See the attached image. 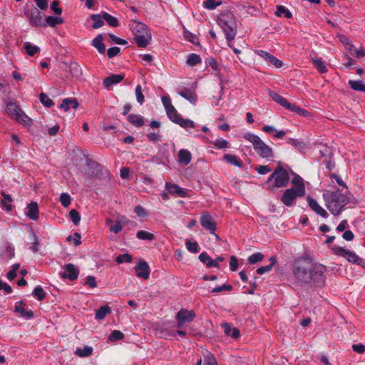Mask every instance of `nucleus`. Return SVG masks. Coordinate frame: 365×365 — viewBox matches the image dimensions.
Masks as SVG:
<instances>
[{
    "mask_svg": "<svg viewBox=\"0 0 365 365\" xmlns=\"http://www.w3.org/2000/svg\"><path fill=\"white\" fill-rule=\"evenodd\" d=\"M51 9L58 15H61L62 13V9L59 7V1L57 0L53 1L51 5Z\"/></svg>",
    "mask_w": 365,
    "mask_h": 365,
    "instance_id": "nucleus-63",
    "label": "nucleus"
},
{
    "mask_svg": "<svg viewBox=\"0 0 365 365\" xmlns=\"http://www.w3.org/2000/svg\"><path fill=\"white\" fill-rule=\"evenodd\" d=\"M269 95L273 101L279 103L282 107L287 110L289 108L292 103H289L285 98L274 91H269Z\"/></svg>",
    "mask_w": 365,
    "mask_h": 365,
    "instance_id": "nucleus-18",
    "label": "nucleus"
},
{
    "mask_svg": "<svg viewBox=\"0 0 365 365\" xmlns=\"http://www.w3.org/2000/svg\"><path fill=\"white\" fill-rule=\"evenodd\" d=\"M79 104L76 99L75 98H65L63 100L59 108L63 109L65 111H68L70 108H77Z\"/></svg>",
    "mask_w": 365,
    "mask_h": 365,
    "instance_id": "nucleus-22",
    "label": "nucleus"
},
{
    "mask_svg": "<svg viewBox=\"0 0 365 365\" xmlns=\"http://www.w3.org/2000/svg\"><path fill=\"white\" fill-rule=\"evenodd\" d=\"M165 110L168 117L173 123H175L178 120V119H179V118L180 117V115L178 113L177 110L173 106L166 109Z\"/></svg>",
    "mask_w": 365,
    "mask_h": 365,
    "instance_id": "nucleus-40",
    "label": "nucleus"
},
{
    "mask_svg": "<svg viewBox=\"0 0 365 365\" xmlns=\"http://www.w3.org/2000/svg\"><path fill=\"white\" fill-rule=\"evenodd\" d=\"M166 189L168 190V192L170 194L175 195L177 196L180 197H185V191L179 187L178 185L175 184H171L170 182H167L165 185Z\"/></svg>",
    "mask_w": 365,
    "mask_h": 365,
    "instance_id": "nucleus-21",
    "label": "nucleus"
},
{
    "mask_svg": "<svg viewBox=\"0 0 365 365\" xmlns=\"http://www.w3.org/2000/svg\"><path fill=\"white\" fill-rule=\"evenodd\" d=\"M115 261L118 264H122L123 262L128 263L132 261V256L128 253L120 255L116 257Z\"/></svg>",
    "mask_w": 365,
    "mask_h": 365,
    "instance_id": "nucleus-50",
    "label": "nucleus"
},
{
    "mask_svg": "<svg viewBox=\"0 0 365 365\" xmlns=\"http://www.w3.org/2000/svg\"><path fill=\"white\" fill-rule=\"evenodd\" d=\"M120 51V49L119 47L114 46V47H112V48H110L108 49L107 55H108V58H111L118 55Z\"/></svg>",
    "mask_w": 365,
    "mask_h": 365,
    "instance_id": "nucleus-61",
    "label": "nucleus"
},
{
    "mask_svg": "<svg viewBox=\"0 0 365 365\" xmlns=\"http://www.w3.org/2000/svg\"><path fill=\"white\" fill-rule=\"evenodd\" d=\"M217 23L223 30L228 46L232 47V41L236 36L237 29V23L234 15L230 12L222 14L218 18Z\"/></svg>",
    "mask_w": 365,
    "mask_h": 365,
    "instance_id": "nucleus-3",
    "label": "nucleus"
},
{
    "mask_svg": "<svg viewBox=\"0 0 365 365\" xmlns=\"http://www.w3.org/2000/svg\"><path fill=\"white\" fill-rule=\"evenodd\" d=\"M179 94L191 103L195 104L197 99V96L190 89L185 88L184 90L181 91Z\"/></svg>",
    "mask_w": 365,
    "mask_h": 365,
    "instance_id": "nucleus-25",
    "label": "nucleus"
},
{
    "mask_svg": "<svg viewBox=\"0 0 365 365\" xmlns=\"http://www.w3.org/2000/svg\"><path fill=\"white\" fill-rule=\"evenodd\" d=\"M6 110L8 113L13 118H15L16 115L22 110L20 107L16 103H8L6 106Z\"/></svg>",
    "mask_w": 365,
    "mask_h": 365,
    "instance_id": "nucleus-27",
    "label": "nucleus"
},
{
    "mask_svg": "<svg viewBox=\"0 0 365 365\" xmlns=\"http://www.w3.org/2000/svg\"><path fill=\"white\" fill-rule=\"evenodd\" d=\"M130 29L135 35L134 40L139 47L144 48L150 44L152 36L145 24L133 21L130 24Z\"/></svg>",
    "mask_w": 365,
    "mask_h": 365,
    "instance_id": "nucleus-4",
    "label": "nucleus"
},
{
    "mask_svg": "<svg viewBox=\"0 0 365 365\" xmlns=\"http://www.w3.org/2000/svg\"><path fill=\"white\" fill-rule=\"evenodd\" d=\"M214 145L219 148V149H223L227 148L229 147V143L226 140L223 138H218L215 140L213 143Z\"/></svg>",
    "mask_w": 365,
    "mask_h": 365,
    "instance_id": "nucleus-54",
    "label": "nucleus"
},
{
    "mask_svg": "<svg viewBox=\"0 0 365 365\" xmlns=\"http://www.w3.org/2000/svg\"><path fill=\"white\" fill-rule=\"evenodd\" d=\"M332 251L335 255L346 258L349 262L358 264L365 268V262L359 257L354 252L347 250L339 246H334Z\"/></svg>",
    "mask_w": 365,
    "mask_h": 365,
    "instance_id": "nucleus-7",
    "label": "nucleus"
},
{
    "mask_svg": "<svg viewBox=\"0 0 365 365\" xmlns=\"http://www.w3.org/2000/svg\"><path fill=\"white\" fill-rule=\"evenodd\" d=\"M293 283L321 287L325 284L327 267L310 257L296 259L292 267Z\"/></svg>",
    "mask_w": 365,
    "mask_h": 365,
    "instance_id": "nucleus-1",
    "label": "nucleus"
},
{
    "mask_svg": "<svg viewBox=\"0 0 365 365\" xmlns=\"http://www.w3.org/2000/svg\"><path fill=\"white\" fill-rule=\"evenodd\" d=\"M135 93L136 99H137L138 102L140 104H143L144 102V95L143 94L142 87L140 85H138L135 87Z\"/></svg>",
    "mask_w": 365,
    "mask_h": 365,
    "instance_id": "nucleus-57",
    "label": "nucleus"
},
{
    "mask_svg": "<svg viewBox=\"0 0 365 365\" xmlns=\"http://www.w3.org/2000/svg\"><path fill=\"white\" fill-rule=\"evenodd\" d=\"M288 110L297 113L300 116L303 117H309L311 115L310 113L308 110L302 108L293 103L291 104Z\"/></svg>",
    "mask_w": 365,
    "mask_h": 365,
    "instance_id": "nucleus-30",
    "label": "nucleus"
},
{
    "mask_svg": "<svg viewBox=\"0 0 365 365\" xmlns=\"http://www.w3.org/2000/svg\"><path fill=\"white\" fill-rule=\"evenodd\" d=\"M91 19L93 21V28L96 29L102 27L104 24L101 16L99 14H93Z\"/></svg>",
    "mask_w": 365,
    "mask_h": 365,
    "instance_id": "nucleus-44",
    "label": "nucleus"
},
{
    "mask_svg": "<svg viewBox=\"0 0 365 365\" xmlns=\"http://www.w3.org/2000/svg\"><path fill=\"white\" fill-rule=\"evenodd\" d=\"M136 237L140 240L152 241L155 236L153 233L145 230H140L136 233Z\"/></svg>",
    "mask_w": 365,
    "mask_h": 365,
    "instance_id": "nucleus-35",
    "label": "nucleus"
},
{
    "mask_svg": "<svg viewBox=\"0 0 365 365\" xmlns=\"http://www.w3.org/2000/svg\"><path fill=\"white\" fill-rule=\"evenodd\" d=\"M128 121L136 127H140L143 125V118L140 115L131 114L128 118Z\"/></svg>",
    "mask_w": 365,
    "mask_h": 365,
    "instance_id": "nucleus-31",
    "label": "nucleus"
},
{
    "mask_svg": "<svg viewBox=\"0 0 365 365\" xmlns=\"http://www.w3.org/2000/svg\"><path fill=\"white\" fill-rule=\"evenodd\" d=\"M106 223L107 225L111 224L109 227L110 231L114 232L115 234H118L122 230L123 227L120 220H117L114 224H112L113 221L110 219H108L106 220Z\"/></svg>",
    "mask_w": 365,
    "mask_h": 365,
    "instance_id": "nucleus-39",
    "label": "nucleus"
},
{
    "mask_svg": "<svg viewBox=\"0 0 365 365\" xmlns=\"http://www.w3.org/2000/svg\"><path fill=\"white\" fill-rule=\"evenodd\" d=\"M264 255L261 252H257L252 254L248 257V262L250 264H255L258 262H260L263 259Z\"/></svg>",
    "mask_w": 365,
    "mask_h": 365,
    "instance_id": "nucleus-52",
    "label": "nucleus"
},
{
    "mask_svg": "<svg viewBox=\"0 0 365 365\" xmlns=\"http://www.w3.org/2000/svg\"><path fill=\"white\" fill-rule=\"evenodd\" d=\"M34 296L38 300L41 301L45 298V292L43 290V288L40 286H37L35 287L33 292Z\"/></svg>",
    "mask_w": 365,
    "mask_h": 365,
    "instance_id": "nucleus-51",
    "label": "nucleus"
},
{
    "mask_svg": "<svg viewBox=\"0 0 365 365\" xmlns=\"http://www.w3.org/2000/svg\"><path fill=\"white\" fill-rule=\"evenodd\" d=\"M69 217L75 225H78L81 221V215L79 212L75 209L70 210Z\"/></svg>",
    "mask_w": 365,
    "mask_h": 365,
    "instance_id": "nucleus-47",
    "label": "nucleus"
},
{
    "mask_svg": "<svg viewBox=\"0 0 365 365\" xmlns=\"http://www.w3.org/2000/svg\"><path fill=\"white\" fill-rule=\"evenodd\" d=\"M244 138L252 144L254 150L262 158L270 160L274 157L272 148L267 145L257 135L247 133L244 135Z\"/></svg>",
    "mask_w": 365,
    "mask_h": 365,
    "instance_id": "nucleus-5",
    "label": "nucleus"
},
{
    "mask_svg": "<svg viewBox=\"0 0 365 365\" xmlns=\"http://www.w3.org/2000/svg\"><path fill=\"white\" fill-rule=\"evenodd\" d=\"M220 4L221 2L216 3L215 0H207L204 2V6L208 9H214Z\"/></svg>",
    "mask_w": 365,
    "mask_h": 365,
    "instance_id": "nucleus-62",
    "label": "nucleus"
},
{
    "mask_svg": "<svg viewBox=\"0 0 365 365\" xmlns=\"http://www.w3.org/2000/svg\"><path fill=\"white\" fill-rule=\"evenodd\" d=\"M71 196L65 192L61 194L60 202L63 207H67L71 204Z\"/></svg>",
    "mask_w": 365,
    "mask_h": 365,
    "instance_id": "nucleus-56",
    "label": "nucleus"
},
{
    "mask_svg": "<svg viewBox=\"0 0 365 365\" xmlns=\"http://www.w3.org/2000/svg\"><path fill=\"white\" fill-rule=\"evenodd\" d=\"M24 46L26 53L30 56H34L36 53H38L40 51L38 46L32 45L29 42L24 43Z\"/></svg>",
    "mask_w": 365,
    "mask_h": 365,
    "instance_id": "nucleus-37",
    "label": "nucleus"
},
{
    "mask_svg": "<svg viewBox=\"0 0 365 365\" xmlns=\"http://www.w3.org/2000/svg\"><path fill=\"white\" fill-rule=\"evenodd\" d=\"M205 362L207 365H217V361L213 354L207 351L205 355Z\"/></svg>",
    "mask_w": 365,
    "mask_h": 365,
    "instance_id": "nucleus-58",
    "label": "nucleus"
},
{
    "mask_svg": "<svg viewBox=\"0 0 365 365\" xmlns=\"http://www.w3.org/2000/svg\"><path fill=\"white\" fill-rule=\"evenodd\" d=\"M307 200L309 207L317 215H320L323 218L328 217L327 212L319 205V203L310 196L307 197Z\"/></svg>",
    "mask_w": 365,
    "mask_h": 365,
    "instance_id": "nucleus-14",
    "label": "nucleus"
},
{
    "mask_svg": "<svg viewBox=\"0 0 365 365\" xmlns=\"http://www.w3.org/2000/svg\"><path fill=\"white\" fill-rule=\"evenodd\" d=\"M185 246L187 250L192 253H197L198 252L199 245L197 242H191L187 240L185 242Z\"/></svg>",
    "mask_w": 365,
    "mask_h": 365,
    "instance_id": "nucleus-48",
    "label": "nucleus"
},
{
    "mask_svg": "<svg viewBox=\"0 0 365 365\" xmlns=\"http://www.w3.org/2000/svg\"><path fill=\"white\" fill-rule=\"evenodd\" d=\"M14 119L24 125H30L32 123L31 118H29L23 110H21Z\"/></svg>",
    "mask_w": 365,
    "mask_h": 365,
    "instance_id": "nucleus-33",
    "label": "nucleus"
},
{
    "mask_svg": "<svg viewBox=\"0 0 365 365\" xmlns=\"http://www.w3.org/2000/svg\"><path fill=\"white\" fill-rule=\"evenodd\" d=\"M289 180V178L287 171L282 167H278L270 175L267 183H269L272 180H274L273 185L269 187V190H273L275 188L285 187L287 185Z\"/></svg>",
    "mask_w": 365,
    "mask_h": 365,
    "instance_id": "nucleus-6",
    "label": "nucleus"
},
{
    "mask_svg": "<svg viewBox=\"0 0 365 365\" xmlns=\"http://www.w3.org/2000/svg\"><path fill=\"white\" fill-rule=\"evenodd\" d=\"M195 318V313L192 310L182 309L177 315L178 327H182L185 323L192 322Z\"/></svg>",
    "mask_w": 365,
    "mask_h": 365,
    "instance_id": "nucleus-9",
    "label": "nucleus"
},
{
    "mask_svg": "<svg viewBox=\"0 0 365 365\" xmlns=\"http://www.w3.org/2000/svg\"><path fill=\"white\" fill-rule=\"evenodd\" d=\"M185 38L190 41L191 43H195V44H197L198 43V38L196 35L189 32V31H185Z\"/></svg>",
    "mask_w": 365,
    "mask_h": 365,
    "instance_id": "nucleus-60",
    "label": "nucleus"
},
{
    "mask_svg": "<svg viewBox=\"0 0 365 365\" xmlns=\"http://www.w3.org/2000/svg\"><path fill=\"white\" fill-rule=\"evenodd\" d=\"M192 159L191 153L185 149H181L178 152V163L182 165H187Z\"/></svg>",
    "mask_w": 365,
    "mask_h": 365,
    "instance_id": "nucleus-17",
    "label": "nucleus"
},
{
    "mask_svg": "<svg viewBox=\"0 0 365 365\" xmlns=\"http://www.w3.org/2000/svg\"><path fill=\"white\" fill-rule=\"evenodd\" d=\"M297 191L293 188L287 189L282 195L281 200L286 206L292 205L294 200L299 197Z\"/></svg>",
    "mask_w": 365,
    "mask_h": 365,
    "instance_id": "nucleus-12",
    "label": "nucleus"
},
{
    "mask_svg": "<svg viewBox=\"0 0 365 365\" xmlns=\"http://www.w3.org/2000/svg\"><path fill=\"white\" fill-rule=\"evenodd\" d=\"M135 274L138 277L147 279L150 276V267L146 262H140L135 267Z\"/></svg>",
    "mask_w": 365,
    "mask_h": 365,
    "instance_id": "nucleus-11",
    "label": "nucleus"
},
{
    "mask_svg": "<svg viewBox=\"0 0 365 365\" xmlns=\"http://www.w3.org/2000/svg\"><path fill=\"white\" fill-rule=\"evenodd\" d=\"M28 211L26 212L27 217L32 220H36L38 217V206L37 202H32L27 205Z\"/></svg>",
    "mask_w": 365,
    "mask_h": 365,
    "instance_id": "nucleus-19",
    "label": "nucleus"
},
{
    "mask_svg": "<svg viewBox=\"0 0 365 365\" xmlns=\"http://www.w3.org/2000/svg\"><path fill=\"white\" fill-rule=\"evenodd\" d=\"M93 348L91 346H85L83 348H77L75 351V354L81 358L88 357L92 355Z\"/></svg>",
    "mask_w": 365,
    "mask_h": 365,
    "instance_id": "nucleus-28",
    "label": "nucleus"
},
{
    "mask_svg": "<svg viewBox=\"0 0 365 365\" xmlns=\"http://www.w3.org/2000/svg\"><path fill=\"white\" fill-rule=\"evenodd\" d=\"M175 123L178 124L183 128H194L195 126V123L192 120L190 119H184L181 116Z\"/></svg>",
    "mask_w": 365,
    "mask_h": 365,
    "instance_id": "nucleus-42",
    "label": "nucleus"
},
{
    "mask_svg": "<svg viewBox=\"0 0 365 365\" xmlns=\"http://www.w3.org/2000/svg\"><path fill=\"white\" fill-rule=\"evenodd\" d=\"M19 264H14L12 266V269L7 273V278L9 280H13L16 277V272L19 269Z\"/></svg>",
    "mask_w": 365,
    "mask_h": 365,
    "instance_id": "nucleus-59",
    "label": "nucleus"
},
{
    "mask_svg": "<svg viewBox=\"0 0 365 365\" xmlns=\"http://www.w3.org/2000/svg\"><path fill=\"white\" fill-rule=\"evenodd\" d=\"M325 206L334 216L339 215L349 202V198L339 191H326L323 193Z\"/></svg>",
    "mask_w": 365,
    "mask_h": 365,
    "instance_id": "nucleus-2",
    "label": "nucleus"
},
{
    "mask_svg": "<svg viewBox=\"0 0 365 365\" xmlns=\"http://www.w3.org/2000/svg\"><path fill=\"white\" fill-rule=\"evenodd\" d=\"M111 312V309L108 305L103 306L96 311V319L102 320L105 318L106 314Z\"/></svg>",
    "mask_w": 365,
    "mask_h": 365,
    "instance_id": "nucleus-29",
    "label": "nucleus"
},
{
    "mask_svg": "<svg viewBox=\"0 0 365 365\" xmlns=\"http://www.w3.org/2000/svg\"><path fill=\"white\" fill-rule=\"evenodd\" d=\"M200 225L205 230L214 234L216 230V224L213 218L208 212H203L200 219Z\"/></svg>",
    "mask_w": 365,
    "mask_h": 365,
    "instance_id": "nucleus-10",
    "label": "nucleus"
},
{
    "mask_svg": "<svg viewBox=\"0 0 365 365\" xmlns=\"http://www.w3.org/2000/svg\"><path fill=\"white\" fill-rule=\"evenodd\" d=\"M91 45L94 46L100 53H104L106 52V45L103 42V36L101 34L98 35L92 41Z\"/></svg>",
    "mask_w": 365,
    "mask_h": 365,
    "instance_id": "nucleus-23",
    "label": "nucleus"
},
{
    "mask_svg": "<svg viewBox=\"0 0 365 365\" xmlns=\"http://www.w3.org/2000/svg\"><path fill=\"white\" fill-rule=\"evenodd\" d=\"M292 183L295 185L293 189L297 191L299 197H303L305 195V186L303 179L299 175H296L292 180Z\"/></svg>",
    "mask_w": 365,
    "mask_h": 365,
    "instance_id": "nucleus-16",
    "label": "nucleus"
},
{
    "mask_svg": "<svg viewBox=\"0 0 365 365\" xmlns=\"http://www.w3.org/2000/svg\"><path fill=\"white\" fill-rule=\"evenodd\" d=\"M65 271L61 273V276L63 279H68L71 281L78 278V270L73 264H68L64 267Z\"/></svg>",
    "mask_w": 365,
    "mask_h": 365,
    "instance_id": "nucleus-13",
    "label": "nucleus"
},
{
    "mask_svg": "<svg viewBox=\"0 0 365 365\" xmlns=\"http://www.w3.org/2000/svg\"><path fill=\"white\" fill-rule=\"evenodd\" d=\"M63 20L61 17L49 16L46 18V25L48 24L51 27H54L58 24H63Z\"/></svg>",
    "mask_w": 365,
    "mask_h": 365,
    "instance_id": "nucleus-38",
    "label": "nucleus"
},
{
    "mask_svg": "<svg viewBox=\"0 0 365 365\" xmlns=\"http://www.w3.org/2000/svg\"><path fill=\"white\" fill-rule=\"evenodd\" d=\"M255 170L261 175H265L269 173L272 170L267 165H259L255 168Z\"/></svg>",
    "mask_w": 365,
    "mask_h": 365,
    "instance_id": "nucleus-64",
    "label": "nucleus"
},
{
    "mask_svg": "<svg viewBox=\"0 0 365 365\" xmlns=\"http://www.w3.org/2000/svg\"><path fill=\"white\" fill-rule=\"evenodd\" d=\"M232 290V286L230 284H222L221 286H217L210 290L211 293H217V292H221L223 291H227L230 292Z\"/></svg>",
    "mask_w": 365,
    "mask_h": 365,
    "instance_id": "nucleus-53",
    "label": "nucleus"
},
{
    "mask_svg": "<svg viewBox=\"0 0 365 365\" xmlns=\"http://www.w3.org/2000/svg\"><path fill=\"white\" fill-rule=\"evenodd\" d=\"M223 158L227 163L234 165L235 166L238 168H242V163L236 155L226 154L224 155Z\"/></svg>",
    "mask_w": 365,
    "mask_h": 365,
    "instance_id": "nucleus-32",
    "label": "nucleus"
},
{
    "mask_svg": "<svg viewBox=\"0 0 365 365\" xmlns=\"http://www.w3.org/2000/svg\"><path fill=\"white\" fill-rule=\"evenodd\" d=\"M40 101L46 107L50 108L53 105V101L44 93L40 94Z\"/></svg>",
    "mask_w": 365,
    "mask_h": 365,
    "instance_id": "nucleus-49",
    "label": "nucleus"
},
{
    "mask_svg": "<svg viewBox=\"0 0 365 365\" xmlns=\"http://www.w3.org/2000/svg\"><path fill=\"white\" fill-rule=\"evenodd\" d=\"M201 58L199 55L196 53H191L189 55L188 58L187 60V64L190 66H194L197 63H200Z\"/></svg>",
    "mask_w": 365,
    "mask_h": 365,
    "instance_id": "nucleus-46",
    "label": "nucleus"
},
{
    "mask_svg": "<svg viewBox=\"0 0 365 365\" xmlns=\"http://www.w3.org/2000/svg\"><path fill=\"white\" fill-rule=\"evenodd\" d=\"M123 78L124 75L113 74L104 78L103 84L106 88H109L113 85L120 83Z\"/></svg>",
    "mask_w": 365,
    "mask_h": 365,
    "instance_id": "nucleus-15",
    "label": "nucleus"
},
{
    "mask_svg": "<svg viewBox=\"0 0 365 365\" xmlns=\"http://www.w3.org/2000/svg\"><path fill=\"white\" fill-rule=\"evenodd\" d=\"M275 14L279 17L284 16L287 19H290L292 16V14L290 12V11L282 5L277 6Z\"/></svg>",
    "mask_w": 365,
    "mask_h": 365,
    "instance_id": "nucleus-34",
    "label": "nucleus"
},
{
    "mask_svg": "<svg viewBox=\"0 0 365 365\" xmlns=\"http://www.w3.org/2000/svg\"><path fill=\"white\" fill-rule=\"evenodd\" d=\"M28 17L29 24L33 26H46L43 21V14L37 9L34 8L30 13L25 12Z\"/></svg>",
    "mask_w": 365,
    "mask_h": 365,
    "instance_id": "nucleus-8",
    "label": "nucleus"
},
{
    "mask_svg": "<svg viewBox=\"0 0 365 365\" xmlns=\"http://www.w3.org/2000/svg\"><path fill=\"white\" fill-rule=\"evenodd\" d=\"M15 312L21 314V316L26 319H31L34 317V313L31 310H26L25 309V304L22 302H17L15 305Z\"/></svg>",
    "mask_w": 365,
    "mask_h": 365,
    "instance_id": "nucleus-20",
    "label": "nucleus"
},
{
    "mask_svg": "<svg viewBox=\"0 0 365 365\" xmlns=\"http://www.w3.org/2000/svg\"><path fill=\"white\" fill-rule=\"evenodd\" d=\"M267 62L269 64L274 66L276 68H281L283 65V63L281 60L277 58L275 56H274L272 54H270Z\"/></svg>",
    "mask_w": 365,
    "mask_h": 365,
    "instance_id": "nucleus-55",
    "label": "nucleus"
},
{
    "mask_svg": "<svg viewBox=\"0 0 365 365\" xmlns=\"http://www.w3.org/2000/svg\"><path fill=\"white\" fill-rule=\"evenodd\" d=\"M349 85L354 91L365 92V84L362 81L350 80L349 81Z\"/></svg>",
    "mask_w": 365,
    "mask_h": 365,
    "instance_id": "nucleus-36",
    "label": "nucleus"
},
{
    "mask_svg": "<svg viewBox=\"0 0 365 365\" xmlns=\"http://www.w3.org/2000/svg\"><path fill=\"white\" fill-rule=\"evenodd\" d=\"M310 57L314 64L315 68L319 71V72L321 73H325L327 72L326 64L321 58L312 55H310Z\"/></svg>",
    "mask_w": 365,
    "mask_h": 365,
    "instance_id": "nucleus-24",
    "label": "nucleus"
},
{
    "mask_svg": "<svg viewBox=\"0 0 365 365\" xmlns=\"http://www.w3.org/2000/svg\"><path fill=\"white\" fill-rule=\"evenodd\" d=\"M269 261L271 262V263L269 265L262 266V267L258 268L257 269V273L259 274H263L266 272H269L272 269V267L276 263L275 257H270Z\"/></svg>",
    "mask_w": 365,
    "mask_h": 365,
    "instance_id": "nucleus-41",
    "label": "nucleus"
},
{
    "mask_svg": "<svg viewBox=\"0 0 365 365\" xmlns=\"http://www.w3.org/2000/svg\"><path fill=\"white\" fill-rule=\"evenodd\" d=\"M124 338V334L120 331L114 330L108 336V341H116L118 340H122Z\"/></svg>",
    "mask_w": 365,
    "mask_h": 365,
    "instance_id": "nucleus-45",
    "label": "nucleus"
},
{
    "mask_svg": "<svg viewBox=\"0 0 365 365\" xmlns=\"http://www.w3.org/2000/svg\"><path fill=\"white\" fill-rule=\"evenodd\" d=\"M1 195L3 196V199L1 201V207L6 212H10L12 210V206L10 204L12 202L11 197L4 192H1Z\"/></svg>",
    "mask_w": 365,
    "mask_h": 365,
    "instance_id": "nucleus-26",
    "label": "nucleus"
},
{
    "mask_svg": "<svg viewBox=\"0 0 365 365\" xmlns=\"http://www.w3.org/2000/svg\"><path fill=\"white\" fill-rule=\"evenodd\" d=\"M103 18L111 26L117 27L119 25L118 19L108 13H103Z\"/></svg>",
    "mask_w": 365,
    "mask_h": 365,
    "instance_id": "nucleus-43",
    "label": "nucleus"
}]
</instances>
